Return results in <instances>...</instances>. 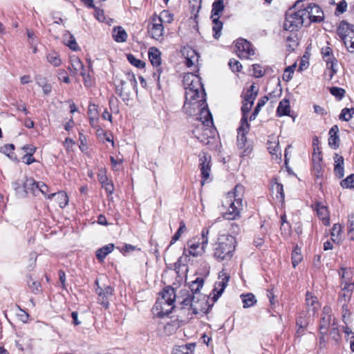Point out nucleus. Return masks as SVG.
<instances>
[{
	"mask_svg": "<svg viewBox=\"0 0 354 354\" xmlns=\"http://www.w3.org/2000/svg\"><path fill=\"white\" fill-rule=\"evenodd\" d=\"M183 83L185 93V103L183 110L188 115L197 114L201 111V115H205L207 123L211 122V113L206 103L205 93L201 78L192 73L184 75Z\"/></svg>",
	"mask_w": 354,
	"mask_h": 354,
	"instance_id": "f257e3e1",
	"label": "nucleus"
},
{
	"mask_svg": "<svg viewBox=\"0 0 354 354\" xmlns=\"http://www.w3.org/2000/svg\"><path fill=\"white\" fill-rule=\"evenodd\" d=\"M236 248L235 237L230 234H220L214 245V257L221 261H230Z\"/></svg>",
	"mask_w": 354,
	"mask_h": 354,
	"instance_id": "f03ea898",
	"label": "nucleus"
},
{
	"mask_svg": "<svg viewBox=\"0 0 354 354\" xmlns=\"http://www.w3.org/2000/svg\"><path fill=\"white\" fill-rule=\"evenodd\" d=\"M295 8H301L305 18H306V26L311 23H319L324 21V15L321 8L315 3H307L304 5L302 1H297L295 5Z\"/></svg>",
	"mask_w": 354,
	"mask_h": 354,
	"instance_id": "7ed1b4c3",
	"label": "nucleus"
},
{
	"mask_svg": "<svg viewBox=\"0 0 354 354\" xmlns=\"http://www.w3.org/2000/svg\"><path fill=\"white\" fill-rule=\"evenodd\" d=\"M339 274L342 278L340 285L342 290L339 294L338 302L340 304L348 303L354 288V281L351 277V272L346 268H342Z\"/></svg>",
	"mask_w": 354,
	"mask_h": 354,
	"instance_id": "20e7f679",
	"label": "nucleus"
},
{
	"mask_svg": "<svg viewBox=\"0 0 354 354\" xmlns=\"http://www.w3.org/2000/svg\"><path fill=\"white\" fill-rule=\"evenodd\" d=\"M209 229L203 228L201 232V242L196 239L189 240L187 241L188 249H184L183 254L185 256L192 255L193 257H198L201 255L208 243Z\"/></svg>",
	"mask_w": 354,
	"mask_h": 354,
	"instance_id": "39448f33",
	"label": "nucleus"
},
{
	"mask_svg": "<svg viewBox=\"0 0 354 354\" xmlns=\"http://www.w3.org/2000/svg\"><path fill=\"white\" fill-rule=\"evenodd\" d=\"M297 11H289L286 15V20L283 23V28L286 30L293 32L297 30L303 25L306 26V18H305L301 8Z\"/></svg>",
	"mask_w": 354,
	"mask_h": 354,
	"instance_id": "423d86ee",
	"label": "nucleus"
},
{
	"mask_svg": "<svg viewBox=\"0 0 354 354\" xmlns=\"http://www.w3.org/2000/svg\"><path fill=\"white\" fill-rule=\"evenodd\" d=\"M199 113V116L197 117V120L201 122V126L197 127L193 130L194 136L203 145H209L212 137V131L209 127L212 124L213 120L212 115H211V122L207 123L205 120V115H201V111H197Z\"/></svg>",
	"mask_w": 354,
	"mask_h": 354,
	"instance_id": "0eeeda50",
	"label": "nucleus"
},
{
	"mask_svg": "<svg viewBox=\"0 0 354 354\" xmlns=\"http://www.w3.org/2000/svg\"><path fill=\"white\" fill-rule=\"evenodd\" d=\"M167 16L169 17L167 22H171L173 21V16L167 10L161 12L159 17L152 18L151 27L149 28V32L153 39L158 41L162 39L164 35L163 18Z\"/></svg>",
	"mask_w": 354,
	"mask_h": 354,
	"instance_id": "6e6552de",
	"label": "nucleus"
},
{
	"mask_svg": "<svg viewBox=\"0 0 354 354\" xmlns=\"http://www.w3.org/2000/svg\"><path fill=\"white\" fill-rule=\"evenodd\" d=\"M321 53L323 59L326 62V69L324 75L328 80H332L333 75L337 73V59L334 57L332 49L328 46L322 48Z\"/></svg>",
	"mask_w": 354,
	"mask_h": 354,
	"instance_id": "1a4fd4ad",
	"label": "nucleus"
},
{
	"mask_svg": "<svg viewBox=\"0 0 354 354\" xmlns=\"http://www.w3.org/2000/svg\"><path fill=\"white\" fill-rule=\"evenodd\" d=\"M181 304L184 306H190L193 313L196 315L205 311L206 301L203 295H198L196 296L188 294L187 297L181 301Z\"/></svg>",
	"mask_w": 354,
	"mask_h": 354,
	"instance_id": "9d476101",
	"label": "nucleus"
},
{
	"mask_svg": "<svg viewBox=\"0 0 354 354\" xmlns=\"http://www.w3.org/2000/svg\"><path fill=\"white\" fill-rule=\"evenodd\" d=\"M250 124L248 122L241 123V126L237 129V145L239 148L244 149V155L249 154L252 151V147L250 143L248 142L246 134L248 132Z\"/></svg>",
	"mask_w": 354,
	"mask_h": 354,
	"instance_id": "9b49d317",
	"label": "nucleus"
},
{
	"mask_svg": "<svg viewBox=\"0 0 354 354\" xmlns=\"http://www.w3.org/2000/svg\"><path fill=\"white\" fill-rule=\"evenodd\" d=\"M174 308L173 303L162 301V299H158L152 308V313L155 317L162 318L169 315Z\"/></svg>",
	"mask_w": 354,
	"mask_h": 354,
	"instance_id": "f8f14e48",
	"label": "nucleus"
},
{
	"mask_svg": "<svg viewBox=\"0 0 354 354\" xmlns=\"http://www.w3.org/2000/svg\"><path fill=\"white\" fill-rule=\"evenodd\" d=\"M95 292L98 295V302L106 308L109 306V299L113 295V288L109 286H101L98 279L95 281Z\"/></svg>",
	"mask_w": 354,
	"mask_h": 354,
	"instance_id": "ddd939ff",
	"label": "nucleus"
},
{
	"mask_svg": "<svg viewBox=\"0 0 354 354\" xmlns=\"http://www.w3.org/2000/svg\"><path fill=\"white\" fill-rule=\"evenodd\" d=\"M236 55L241 59H248L254 55L255 52L252 44L244 39H239L236 43Z\"/></svg>",
	"mask_w": 354,
	"mask_h": 354,
	"instance_id": "4468645a",
	"label": "nucleus"
},
{
	"mask_svg": "<svg viewBox=\"0 0 354 354\" xmlns=\"http://www.w3.org/2000/svg\"><path fill=\"white\" fill-rule=\"evenodd\" d=\"M230 274L224 270L218 274V281L216 282L213 291L216 292L214 295V299L216 300L224 292L228 281L230 280Z\"/></svg>",
	"mask_w": 354,
	"mask_h": 354,
	"instance_id": "2eb2a0df",
	"label": "nucleus"
},
{
	"mask_svg": "<svg viewBox=\"0 0 354 354\" xmlns=\"http://www.w3.org/2000/svg\"><path fill=\"white\" fill-rule=\"evenodd\" d=\"M331 321V308L328 306H324L319 324V333L321 335L328 333L329 328L332 326Z\"/></svg>",
	"mask_w": 354,
	"mask_h": 354,
	"instance_id": "dca6fc26",
	"label": "nucleus"
},
{
	"mask_svg": "<svg viewBox=\"0 0 354 354\" xmlns=\"http://www.w3.org/2000/svg\"><path fill=\"white\" fill-rule=\"evenodd\" d=\"M225 204L227 206V209L223 214V217L227 220L236 219L240 214V210L242 207V203H236V201H230L225 199Z\"/></svg>",
	"mask_w": 354,
	"mask_h": 354,
	"instance_id": "f3484780",
	"label": "nucleus"
},
{
	"mask_svg": "<svg viewBox=\"0 0 354 354\" xmlns=\"http://www.w3.org/2000/svg\"><path fill=\"white\" fill-rule=\"evenodd\" d=\"M199 161L202 178L207 180L209 177L211 171V156L205 152H202L199 155Z\"/></svg>",
	"mask_w": 354,
	"mask_h": 354,
	"instance_id": "a211bd4d",
	"label": "nucleus"
},
{
	"mask_svg": "<svg viewBox=\"0 0 354 354\" xmlns=\"http://www.w3.org/2000/svg\"><path fill=\"white\" fill-rule=\"evenodd\" d=\"M161 53L156 47H151L149 50V59L151 64L156 68V71L153 73L154 75L158 74V79L160 77L161 69L160 66L161 64Z\"/></svg>",
	"mask_w": 354,
	"mask_h": 354,
	"instance_id": "6ab92c4d",
	"label": "nucleus"
},
{
	"mask_svg": "<svg viewBox=\"0 0 354 354\" xmlns=\"http://www.w3.org/2000/svg\"><path fill=\"white\" fill-rule=\"evenodd\" d=\"M306 312L310 315H315L320 307L317 298L309 292H307L306 295Z\"/></svg>",
	"mask_w": 354,
	"mask_h": 354,
	"instance_id": "aec40b11",
	"label": "nucleus"
},
{
	"mask_svg": "<svg viewBox=\"0 0 354 354\" xmlns=\"http://www.w3.org/2000/svg\"><path fill=\"white\" fill-rule=\"evenodd\" d=\"M39 183L36 182L33 178H26L24 182V195L26 196L28 194L30 193L34 196H37L39 193Z\"/></svg>",
	"mask_w": 354,
	"mask_h": 354,
	"instance_id": "412c9836",
	"label": "nucleus"
},
{
	"mask_svg": "<svg viewBox=\"0 0 354 354\" xmlns=\"http://www.w3.org/2000/svg\"><path fill=\"white\" fill-rule=\"evenodd\" d=\"M69 69L74 74L80 73L84 78L85 86H86V71L84 68L83 64L77 57H73L71 58V67H69Z\"/></svg>",
	"mask_w": 354,
	"mask_h": 354,
	"instance_id": "4be33fe9",
	"label": "nucleus"
},
{
	"mask_svg": "<svg viewBox=\"0 0 354 354\" xmlns=\"http://www.w3.org/2000/svg\"><path fill=\"white\" fill-rule=\"evenodd\" d=\"M244 193V187L241 185H236L232 192H230L227 193L226 196L228 202L230 201H236V203H242V198Z\"/></svg>",
	"mask_w": 354,
	"mask_h": 354,
	"instance_id": "5701e85b",
	"label": "nucleus"
},
{
	"mask_svg": "<svg viewBox=\"0 0 354 354\" xmlns=\"http://www.w3.org/2000/svg\"><path fill=\"white\" fill-rule=\"evenodd\" d=\"M315 209L319 218L322 220L323 224L326 226L329 225V213L326 206L318 202L315 205Z\"/></svg>",
	"mask_w": 354,
	"mask_h": 354,
	"instance_id": "b1692460",
	"label": "nucleus"
},
{
	"mask_svg": "<svg viewBox=\"0 0 354 354\" xmlns=\"http://www.w3.org/2000/svg\"><path fill=\"white\" fill-rule=\"evenodd\" d=\"M338 132L339 127L337 125L333 126L329 131L328 145L333 149H337L339 146L340 140Z\"/></svg>",
	"mask_w": 354,
	"mask_h": 354,
	"instance_id": "393cba45",
	"label": "nucleus"
},
{
	"mask_svg": "<svg viewBox=\"0 0 354 354\" xmlns=\"http://www.w3.org/2000/svg\"><path fill=\"white\" fill-rule=\"evenodd\" d=\"M183 55L185 57V64L187 67L192 66L196 62L198 61V55L197 53L192 48H184L183 50Z\"/></svg>",
	"mask_w": 354,
	"mask_h": 354,
	"instance_id": "a878e982",
	"label": "nucleus"
},
{
	"mask_svg": "<svg viewBox=\"0 0 354 354\" xmlns=\"http://www.w3.org/2000/svg\"><path fill=\"white\" fill-rule=\"evenodd\" d=\"M335 168L334 172L339 178H342L344 175V159L342 156L335 153L334 156Z\"/></svg>",
	"mask_w": 354,
	"mask_h": 354,
	"instance_id": "bb28decb",
	"label": "nucleus"
},
{
	"mask_svg": "<svg viewBox=\"0 0 354 354\" xmlns=\"http://www.w3.org/2000/svg\"><path fill=\"white\" fill-rule=\"evenodd\" d=\"M158 299H162V301L166 300L168 303L174 304L176 299L175 290L170 286L165 288L160 293V297Z\"/></svg>",
	"mask_w": 354,
	"mask_h": 354,
	"instance_id": "cd10ccee",
	"label": "nucleus"
},
{
	"mask_svg": "<svg viewBox=\"0 0 354 354\" xmlns=\"http://www.w3.org/2000/svg\"><path fill=\"white\" fill-rule=\"evenodd\" d=\"M114 248V244L109 243L98 249L95 254L99 261L102 262L106 256L113 250Z\"/></svg>",
	"mask_w": 354,
	"mask_h": 354,
	"instance_id": "c85d7f7f",
	"label": "nucleus"
},
{
	"mask_svg": "<svg viewBox=\"0 0 354 354\" xmlns=\"http://www.w3.org/2000/svg\"><path fill=\"white\" fill-rule=\"evenodd\" d=\"M55 196L56 200L61 208H64L68 203V196L64 192H58L57 193H52L48 196V198H52Z\"/></svg>",
	"mask_w": 354,
	"mask_h": 354,
	"instance_id": "c756f323",
	"label": "nucleus"
},
{
	"mask_svg": "<svg viewBox=\"0 0 354 354\" xmlns=\"http://www.w3.org/2000/svg\"><path fill=\"white\" fill-rule=\"evenodd\" d=\"M113 37L117 42H124L127 39L125 30L121 26H116L113 30Z\"/></svg>",
	"mask_w": 354,
	"mask_h": 354,
	"instance_id": "7c9ffc66",
	"label": "nucleus"
},
{
	"mask_svg": "<svg viewBox=\"0 0 354 354\" xmlns=\"http://www.w3.org/2000/svg\"><path fill=\"white\" fill-rule=\"evenodd\" d=\"M290 102L288 99L282 100L277 107V113L279 116L288 115L290 113Z\"/></svg>",
	"mask_w": 354,
	"mask_h": 354,
	"instance_id": "2f4dec72",
	"label": "nucleus"
},
{
	"mask_svg": "<svg viewBox=\"0 0 354 354\" xmlns=\"http://www.w3.org/2000/svg\"><path fill=\"white\" fill-rule=\"evenodd\" d=\"M126 82L120 80V84L116 86L117 93L122 99V100H128L129 97L130 91L126 87Z\"/></svg>",
	"mask_w": 354,
	"mask_h": 354,
	"instance_id": "473e14b6",
	"label": "nucleus"
},
{
	"mask_svg": "<svg viewBox=\"0 0 354 354\" xmlns=\"http://www.w3.org/2000/svg\"><path fill=\"white\" fill-rule=\"evenodd\" d=\"M225 8L223 0H215L212 4L211 17L220 18V16Z\"/></svg>",
	"mask_w": 354,
	"mask_h": 354,
	"instance_id": "72a5a7b5",
	"label": "nucleus"
},
{
	"mask_svg": "<svg viewBox=\"0 0 354 354\" xmlns=\"http://www.w3.org/2000/svg\"><path fill=\"white\" fill-rule=\"evenodd\" d=\"M313 317L314 315H310V314L308 312L302 311L299 313V316L297 319L296 324L297 326H301V327L308 326V324L312 319V317Z\"/></svg>",
	"mask_w": 354,
	"mask_h": 354,
	"instance_id": "f704fd0d",
	"label": "nucleus"
},
{
	"mask_svg": "<svg viewBox=\"0 0 354 354\" xmlns=\"http://www.w3.org/2000/svg\"><path fill=\"white\" fill-rule=\"evenodd\" d=\"M258 90L254 84H252L244 95L243 102L251 103L253 104L254 101L257 95Z\"/></svg>",
	"mask_w": 354,
	"mask_h": 354,
	"instance_id": "c9c22d12",
	"label": "nucleus"
},
{
	"mask_svg": "<svg viewBox=\"0 0 354 354\" xmlns=\"http://www.w3.org/2000/svg\"><path fill=\"white\" fill-rule=\"evenodd\" d=\"M204 280L203 278L197 277L194 281H192L189 284V288L193 295H197L201 288L203 287Z\"/></svg>",
	"mask_w": 354,
	"mask_h": 354,
	"instance_id": "e433bc0d",
	"label": "nucleus"
},
{
	"mask_svg": "<svg viewBox=\"0 0 354 354\" xmlns=\"http://www.w3.org/2000/svg\"><path fill=\"white\" fill-rule=\"evenodd\" d=\"M46 59L48 63L53 65L55 67L59 66L62 64V60L56 52H50L47 54Z\"/></svg>",
	"mask_w": 354,
	"mask_h": 354,
	"instance_id": "4c0bfd02",
	"label": "nucleus"
},
{
	"mask_svg": "<svg viewBox=\"0 0 354 354\" xmlns=\"http://www.w3.org/2000/svg\"><path fill=\"white\" fill-rule=\"evenodd\" d=\"M213 22L212 30L214 31V37L218 39L221 37V32L223 28V23L219 21V18L211 17Z\"/></svg>",
	"mask_w": 354,
	"mask_h": 354,
	"instance_id": "58836bf2",
	"label": "nucleus"
},
{
	"mask_svg": "<svg viewBox=\"0 0 354 354\" xmlns=\"http://www.w3.org/2000/svg\"><path fill=\"white\" fill-rule=\"evenodd\" d=\"M64 40L67 46H68L71 50H76L78 46L76 43L75 39L73 35H72L69 32L64 34Z\"/></svg>",
	"mask_w": 354,
	"mask_h": 354,
	"instance_id": "ea45409f",
	"label": "nucleus"
},
{
	"mask_svg": "<svg viewBox=\"0 0 354 354\" xmlns=\"http://www.w3.org/2000/svg\"><path fill=\"white\" fill-rule=\"evenodd\" d=\"M241 297L243 303V307L245 308L252 306L257 302L254 295L252 293H248L245 295H243Z\"/></svg>",
	"mask_w": 354,
	"mask_h": 354,
	"instance_id": "a19ab883",
	"label": "nucleus"
},
{
	"mask_svg": "<svg viewBox=\"0 0 354 354\" xmlns=\"http://www.w3.org/2000/svg\"><path fill=\"white\" fill-rule=\"evenodd\" d=\"M96 135L97 136V138L102 140V141H108V142H111L112 143V145H113V138H112V135L111 133H108L106 132H104V130L102 129H97L96 130Z\"/></svg>",
	"mask_w": 354,
	"mask_h": 354,
	"instance_id": "79ce46f5",
	"label": "nucleus"
},
{
	"mask_svg": "<svg viewBox=\"0 0 354 354\" xmlns=\"http://www.w3.org/2000/svg\"><path fill=\"white\" fill-rule=\"evenodd\" d=\"M187 227L185 222L183 221H181L180 222V226L177 232L174 234V235L171 238V244L174 243L176 242L181 235L186 231Z\"/></svg>",
	"mask_w": 354,
	"mask_h": 354,
	"instance_id": "37998d69",
	"label": "nucleus"
},
{
	"mask_svg": "<svg viewBox=\"0 0 354 354\" xmlns=\"http://www.w3.org/2000/svg\"><path fill=\"white\" fill-rule=\"evenodd\" d=\"M297 45V39L295 35L292 34L287 37L286 48L289 52L293 51Z\"/></svg>",
	"mask_w": 354,
	"mask_h": 354,
	"instance_id": "c03bdc74",
	"label": "nucleus"
},
{
	"mask_svg": "<svg viewBox=\"0 0 354 354\" xmlns=\"http://www.w3.org/2000/svg\"><path fill=\"white\" fill-rule=\"evenodd\" d=\"M272 189L275 191L277 194H279L282 200L284 199L285 195L283 185L278 183L276 178L272 180Z\"/></svg>",
	"mask_w": 354,
	"mask_h": 354,
	"instance_id": "a18cd8bd",
	"label": "nucleus"
},
{
	"mask_svg": "<svg viewBox=\"0 0 354 354\" xmlns=\"http://www.w3.org/2000/svg\"><path fill=\"white\" fill-rule=\"evenodd\" d=\"M128 61L134 66L138 68H143L145 66V62L141 59H137L134 55L129 54L127 55Z\"/></svg>",
	"mask_w": 354,
	"mask_h": 354,
	"instance_id": "49530a36",
	"label": "nucleus"
},
{
	"mask_svg": "<svg viewBox=\"0 0 354 354\" xmlns=\"http://www.w3.org/2000/svg\"><path fill=\"white\" fill-rule=\"evenodd\" d=\"M90 8L95 9L94 15L95 18L101 22H104L106 19L103 10L96 8L93 4V0H90Z\"/></svg>",
	"mask_w": 354,
	"mask_h": 354,
	"instance_id": "de8ad7c7",
	"label": "nucleus"
},
{
	"mask_svg": "<svg viewBox=\"0 0 354 354\" xmlns=\"http://www.w3.org/2000/svg\"><path fill=\"white\" fill-rule=\"evenodd\" d=\"M354 117V110L344 108L342 109L339 118L342 120L348 121Z\"/></svg>",
	"mask_w": 354,
	"mask_h": 354,
	"instance_id": "09e8293b",
	"label": "nucleus"
},
{
	"mask_svg": "<svg viewBox=\"0 0 354 354\" xmlns=\"http://www.w3.org/2000/svg\"><path fill=\"white\" fill-rule=\"evenodd\" d=\"M340 185L343 188H354V174L349 175L344 180H342Z\"/></svg>",
	"mask_w": 354,
	"mask_h": 354,
	"instance_id": "8fccbe9b",
	"label": "nucleus"
},
{
	"mask_svg": "<svg viewBox=\"0 0 354 354\" xmlns=\"http://www.w3.org/2000/svg\"><path fill=\"white\" fill-rule=\"evenodd\" d=\"M296 68V64H294L288 67H287L284 73L283 74V80L284 81L288 82L292 77V74L294 73L295 68Z\"/></svg>",
	"mask_w": 354,
	"mask_h": 354,
	"instance_id": "3c124183",
	"label": "nucleus"
},
{
	"mask_svg": "<svg viewBox=\"0 0 354 354\" xmlns=\"http://www.w3.org/2000/svg\"><path fill=\"white\" fill-rule=\"evenodd\" d=\"M253 104L251 103L244 102L243 104V106L241 107V111L243 113V116L241 120V123L244 122V119H245V122H248V113L250 112V109H252Z\"/></svg>",
	"mask_w": 354,
	"mask_h": 354,
	"instance_id": "603ef678",
	"label": "nucleus"
},
{
	"mask_svg": "<svg viewBox=\"0 0 354 354\" xmlns=\"http://www.w3.org/2000/svg\"><path fill=\"white\" fill-rule=\"evenodd\" d=\"M348 236H350L351 239L354 240V214H353L348 215Z\"/></svg>",
	"mask_w": 354,
	"mask_h": 354,
	"instance_id": "864d4df0",
	"label": "nucleus"
},
{
	"mask_svg": "<svg viewBox=\"0 0 354 354\" xmlns=\"http://www.w3.org/2000/svg\"><path fill=\"white\" fill-rule=\"evenodd\" d=\"M302 260V257L298 249H295L292 253V263L294 268H295Z\"/></svg>",
	"mask_w": 354,
	"mask_h": 354,
	"instance_id": "5fc2aeb1",
	"label": "nucleus"
},
{
	"mask_svg": "<svg viewBox=\"0 0 354 354\" xmlns=\"http://www.w3.org/2000/svg\"><path fill=\"white\" fill-rule=\"evenodd\" d=\"M342 232V227L339 224L335 223L333 225L332 231H331V239L333 242L336 241V239L338 238V236L340 235Z\"/></svg>",
	"mask_w": 354,
	"mask_h": 354,
	"instance_id": "6e6d98bb",
	"label": "nucleus"
},
{
	"mask_svg": "<svg viewBox=\"0 0 354 354\" xmlns=\"http://www.w3.org/2000/svg\"><path fill=\"white\" fill-rule=\"evenodd\" d=\"M28 285L34 294H38L40 292V283L36 281H32V278L30 277L29 280L27 281Z\"/></svg>",
	"mask_w": 354,
	"mask_h": 354,
	"instance_id": "4d7b16f0",
	"label": "nucleus"
},
{
	"mask_svg": "<svg viewBox=\"0 0 354 354\" xmlns=\"http://www.w3.org/2000/svg\"><path fill=\"white\" fill-rule=\"evenodd\" d=\"M37 84L42 86L43 92L45 95H48L51 92L52 86L50 84L46 82V80L40 78L37 80Z\"/></svg>",
	"mask_w": 354,
	"mask_h": 354,
	"instance_id": "13d9d810",
	"label": "nucleus"
},
{
	"mask_svg": "<svg viewBox=\"0 0 354 354\" xmlns=\"http://www.w3.org/2000/svg\"><path fill=\"white\" fill-rule=\"evenodd\" d=\"M79 140H80V149H81V151L82 152H84L85 153H88V145H87V142H86V138L84 135H83L82 133H80V138H79Z\"/></svg>",
	"mask_w": 354,
	"mask_h": 354,
	"instance_id": "bf43d9fd",
	"label": "nucleus"
},
{
	"mask_svg": "<svg viewBox=\"0 0 354 354\" xmlns=\"http://www.w3.org/2000/svg\"><path fill=\"white\" fill-rule=\"evenodd\" d=\"M228 65L233 72H239L242 68L241 64L235 59H231L229 61Z\"/></svg>",
	"mask_w": 354,
	"mask_h": 354,
	"instance_id": "052dcab7",
	"label": "nucleus"
},
{
	"mask_svg": "<svg viewBox=\"0 0 354 354\" xmlns=\"http://www.w3.org/2000/svg\"><path fill=\"white\" fill-rule=\"evenodd\" d=\"M330 93L335 96L338 100H341L345 93V91L342 88L332 87L330 88Z\"/></svg>",
	"mask_w": 354,
	"mask_h": 354,
	"instance_id": "680f3d73",
	"label": "nucleus"
},
{
	"mask_svg": "<svg viewBox=\"0 0 354 354\" xmlns=\"http://www.w3.org/2000/svg\"><path fill=\"white\" fill-rule=\"evenodd\" d=\"M127 80L129 82L130 85L133 90H136L137 81L136 77L132 73H127L126 74Z\"/></svg>",
	"mask_w": 354,
	"mask_h": 354,
	"instance_id": "e2e57ef3",
	"label": "nucleus"
},
{
	"mask_svg": "<svg viewBox=\"0 0 354 354\" xmlns=\"http://www.w3.org/2000/svg\"><path fill=\"white\" fill-rule=\"evenodd\" d=\"M15 149V146L13 144H8L4 145L1 148V151L7 155L8 157L11 158V153H13V151Z\"/></svg>",
	"mask_w": 354,
	"mask_h": 354,
	"instance_id": "0e129e2a",
	"label": "nucleus"
},
{
	"mask_svg": "<svg viewBox=\"0 0 354 354\" xmlns=\"http://www.w3.org/2000/svg\"><path fill=\"white\" fill-rule=\"evenodd\" d=\"M12 187L18 194H20L21 196L24 197V186L21 187V183L19 181L17 180L12 183Z\"/></svg>",
	"mask_w": 354,
	"mask_h": 354,
	"instance_id": "69168bd1",
	"label": "nucleus"
},
{
	"mask_svg": "<svg viewBox=\"0 0 354 354\" xmlns=\"http://www.w3.org/2000/svg\"><path fill=\"white\" fill-rule=\"evenodd\" d=\"M253 75L256 77H261L263 76L264 72L261 69V67L259 64H253Z\"/></svg>",
	"mask_w": 354,
	"mask_h": 354,
	"instance_id": "338daca9",
	"label": "nucleus"
},
{
	"mask_svg": "<svg viewBox=\"0 0 354 354\" xmlns=\"http://www.w3.org/2000/svg\"><path fill=\"white\" fill-rule=\"evenodd\" d=\"M347 3L345 0H342L337 6L335 12L339 14L344 13L346 10Z\"/></svg>",
	"mask_w": 354,
	"mask_h": 354,
	"instance_id": "774afa93",
	"label": "nucleus"
}]
</instances>
